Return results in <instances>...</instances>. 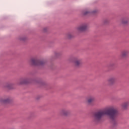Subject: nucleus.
Instances as JSON below:
<instances>
[{"instance_id": "nucleus-1", "label": "nucleus", "mask_w": 129, "mask_h": 129, "mask_svg": "<svg viewBox=\"0 0 129 129\" xmlns=\"http://www.w3.org/2000/svg\"><path fill=\"white\" fill-rule=\"evenodd\" d=\"M118 114L117 109L114 106H111L106 110H102L95 113L93 120L95 122H100L102 116L107 115L112 120L113 124H115Z\"/></svg>"}, {"instance_id": "nucleus-2", "label": "nucleus", "mask_w": 129, "mask_h": 129, "mask_svg": "<svg viewBox=\"0 0 129 129\" xmlns=\"http://www.w3.org/2000/svg\"><path fill=\"white\" fill-rule=\"evenodd\" d=\"M29 64L34 66H42L45 64V61L38 60L35 58H31L29 60Z\"/></svg>"}, {"instance_id": "nucleus-3", "label": "nucleus", "mask_w": 129, "mask_h": 129, "mask_svg": "<svg viewBox=\"0 0 129 129\" xmlns=\"http://www.w3.org/2000/svg\"><path fill=\"white\" fill-rule=\"evenodd\" d=\"M88 28V25L87 24H83L77 28V31L78 32H84L86 31Z\"/></svg>"}, {"instance_id": "nucleus-4", "label": "nucleus", "mask_w": 129, "mask_h": 129, "mask_svg": "<svg viewBox=\"0 0 129 129\" xmlns=\"http://www.w3.org/2000/svg\"><path fill=\"white\" fill-rule=\"evenodd\" d=\"M60 115L62 116H67L70 114V111L69 110L62 109L59 112Z\"/></svg>"}, {"instance_id": "nucleus-5", "label": "nucleus", "mask_w": 129, "mask_h": 129, "mask_svg": "<svg viewBox=\"0 0 129 129\" xmlns=\"http://www.w3.org/2000/svg\"><path fill=\"white\" fill-rule=\"evenodd\" d=\"M116 82V78L114 77L109 78L107 80V82L109 85H113Z\"/></svg>"}, {"instance_id": "nucleus-6", "label": "nucleus", "mask_w": 129, "mask_h": 129, "mask_svg": "<svg viewBox=\"0 0 129 129\" xmlns=\"http://www.w3.org/2000/svg\"><path fill=\"white\" fill-rule=\"evenodd\" d=\"M73 63L76 67H79L82 64V60L80 59L74 58Z\"/></svg>"}, {"instance_id": "nucleus-7", "label": "nucleus", "mask_w": 129, "mask_h": 129, "mask_svg": "<svg viewBox=\"0 0 129 129\" xmlns=\"http://www.w3.org/2000/svg\"><path fill=\"white\" fill-rule=\"evenodd\" d=\"M27 83H30V79L29 78L22 79L19 81V84H27Z\"/></svg>"}, {"instance_id": "nucleus-8", "label": "nucleus", "mask_w": 129, "mask_h": 129, "mask_svg": "<svg viewBox=\"0 0 129 129\" xmlns=\"http://www.w3.org/2000/svg\"><path fill=\"white\" fill-rule=\"evenodd\" d=\"M129 51L128 50H123L121 53V57L122 58H125L128 55Z\"/></svg>"}, {"instance_id": "nucleus-9", "label": "nucleus", "mask_w": 129, "mask_h": 129, "mask_svg": "<svg viewBox=\"0 0 129 129\" xmlns=\"http://www.w3.org/2000/svg\"><path fill=\"white\" fill-rule=\"evenodd\" d=\"M87 102L89 104H91V103L94 101V97H89L87 99Z\"/></svg>"}, {"instance_id": "nucleus-10", "label": "nucleus", "mask_w": 129, "mask_h": 129, "mask_svg": "<svg viewBox=\"0 0 129 129\" xmlns=\"http://www.w3.org/2000/svg\"><path fill=\"white\" fill-rule=\"evenodd\" d=\"M128 105H129V102H125L121 104L122 108L123 109H126V108H127V106H128Z\"/></svg>"}, {"instance_id": "nucleus-11", "label": "nucleus", "mask_w": 129, "mask_h": 129, "mask_svg": "<svg viewBox=\"0 0 129 129\" xmlns=\"http://www.w3.org/2000/svg\"><path fill=\"white\" fill-rule=\"evenodd\" d=\"M129 22V20L128 18H124L121 21V23L122 24H123V25H126V24H127Z\"/></svg>"}, {"instance_id": "nucleus-12", "label": "nucleus", "mask_w": 129, "mask_h": 129, "mask_svg": "<svg viewBox=\"0 0 129 129\" xmlns=\"http://www.w3.org/2000/svg\"><path fill=\"white\" fill-rule=\"evenodd\" d=\"M10 102H11V99L10 98H7L4 100H2V102L3 103H9Z\"/></svg>"}, {"instance_id": "nucleus-13", "label": "nucleus", "mask_w": 129, "mask_h": 129, "mask_svg": "<svg viewBox=\"0 0 129 129\" xmlns=\"http://www.w3.org/2000/svg\"><path fill=\"white\" fill-rule=\"evenodd\" d=\"M67 36V38H68V39H71V38H72L73 37V35L71 33L68 34Z\"/></svg>"}, {"instance_id": "nucleus-14", "label": "nucleus", "mask_w": 129, "mask_h": 129, "mask_svg": "<svg viewBox=\"0 0 129 129\" xmlns=\"http://www.w3.org/2000/svg\"><path fill=\"white\" fill-rule=\"evenodd\" d=\"M7 88H9V89H12V85L8 84L7 86Z\"/></svg>"}, {"instance_id": "nucleus-15", "label": "nucleus", "mask_w": 129, "mask_h": 129, "mask_svg": "<svg viewBox=\"0 0 129 129\" xmlns=\"http://www.w3.org/2000/svg\"><path fill=\"white\" fill-rule=\"evenodd\" d=\"M43 30H44V32H47V28H44V29Z\"/></svg>"}, {"instance_id": "nucleus-16", "label": "nucleus", "mask_w": 129, "mask_h": 129, "mask_svg": "<svg viewBox=\"0 0 129 129\" xmlns=\"http://www.w3.org/2000/svg\"><path fill=\"white\" fill-rule=\"evenodd\" d=\"M92 13L93 14H95V13H96V11H93Z\"/></svg>"}, {"instance_id": "nucleus-17", "label": "nucleus", "mask_w": 129, "mask_h": 129, "mask_svg": "<svg viewBox=\"0 0 129 129\" xmlns=\"http://www.w3.org/2000/svg\"><path fill=\"white\" fill-rule=\"evenodd\" d=\"M86 14H88V12L86 13H85V15H86Z\"/></svg>"}]
</instances>
